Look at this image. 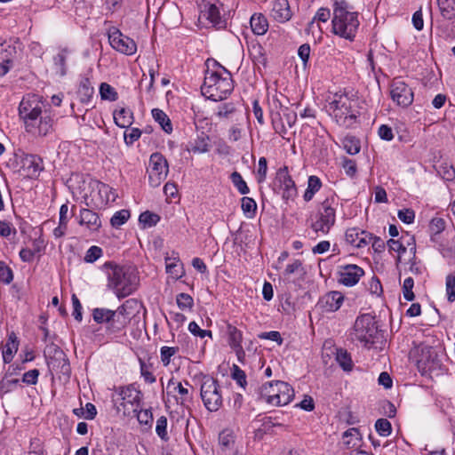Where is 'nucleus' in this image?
I'll use <instances>...</instances> for the list:
<instances>
[{
	"mask_svg": "<svg viewBox=\"0 0 455 455\" xmlns=\"http://www.w3.org/2000/svg\"><path fill=\"white\" fill-rule=\"evenodd\" d=\"M249 54L253 63L258 66L265 67L267 64L266 52L263 46L259 44H251L249 48Z\"/></svg>",
	"mask_w": 455,
	"mask_h": 455,
	"instance_id": "obj_32",
	"label": "nucleus"
},
{
	"mask_svg": "<svg viewBox=\"0 0 455 455\" xmlns=\"http://www.w3.org/2000/svg\"><path fill=\"white\" fill-rule=\"evenodd\" d=\"M93 320L98 323H107V331L112 324L113 310L103 307L94 308L92 311Z\"/></svg>",
	"mask_w": 455,
	"mask_h": 455,
	"instance_id": "obj_33",
	"label": "nucleus"
},
{
	"mask_svg": "<svg viewBox=\"0 0 455 455\" xmlns=\"http://www.w3.org/2000/svg\"><path fill=\"white\" fill-rule=\"evenodd\" d=\"M113 116L116 124L121 128H129L133 123L132 112L124 108L115 110Z\"/></svg>",
	"mask_w": 455,
	"mask_h": 455,
	"instance_id": "obj_30",
	"label": "nucleus"
},
{
	"mask_svg": "<svg viewBox=\"0 0 455 455\" xmlns=\"http://www.w3.org/2000/svg\"><path fill=\"white\" fill-rule=\"evenodd\" d=\"M321 187H322V182H321L320 179L315 175L310 176L307 180V188L303 196L304 200L306 202L310 201L314 197L315 194L317 191H319Z\"/></svg>",
	"mask_w": 455,
	"mask_h": 455,
	"instance_id": "obj_38",
	"label": "nucleus"
},
{
	"mask_svg": "<svg viewBox=\"0 0 455 455\" xmlns=\"http://www.w3.org/2000/svg\"><path fill=\"white\" fill-rule=\"evenodd\" d=\"M389 251L397 253V264L401 263L402 258L404 254L414 258L416 254V243L413 236L406 234L402 235L399 239H390L387 241Z\"/></svg>",
	"mask_w": 455,
	"mask_h": 455,
	"instance_id": "obj_14",
	"label": "nucleus"
},
{
	"mask_svg": "<svg viewBox=\"0 0 455 455\" xmlns=\"http://www.w3.org/2000/svg\"><path fill=\"white\" fill-rule=\"evenodd\" d=\"M442 17L445 20L455 18V0H437Z\"/></svg>",
	"mask_w": 455,
	"mask_h": 455,
	"instance_id": "obj_37",
	"label": "nucleus"
},
{
	"mask_svg": "<svg viewBox=\"0 0 455 455\" xmlns=\"http://www.w3.org/2000/svg\"><path fill=\"white\" fill-rule=\"evenodd\" d=\"M235 443V436L231 430L224 429L219 435V444L222 450H230Z\"/></svg>",
	"mask_w": 455,
	"mask_h": 455,
	"instance_id": "obj_39",
	"label": "nucleus"
},
{
	"mask_svg": "<svg viewBox=\"0 0 455 455\" xmlns=\"http://www.w3.org/2000/svg\"><path fill=\"white\" fill-rule=\"evenodd\" d=\"M230 180L240 194L246 195L250 192V189L246 182L244 181V180L243 179L242 175L239 172H232L230 175Z\"/></svg>",
	"mask_w": 455,
	"mask_h": 455,
	"instance_id": "obj_42",
	"label": "nucleus"
},
{
	"mask_svg": "<svg viewBox=\"0 0 455 455\" xmlns=\"http://www.w3.org/2000/svg\"><path fill=\"white\" fill-rule=\"evenodd\" d=\"M100 94L103 100L116 101L118 99V93L116 89L107 83L100 84Z\"/></svg>",
	"mask_w": 455,
	"mask_h": 455,
	"instance_id": "obj_40",
	"label": "nucleus"
},
{
	"mask_svg": "<svg viewBox=\"0 0 455 455\" xmlns=\"http://www.w3.org/2000/svg\"><path fill=\"white\" fill-rule=\"evenodd\" d=\"M441 359L435 349L429 347L422 348L418 359V367L423 374L435 372L441 369Z\"/></svg>",
	"mask_w": 455,
	"mask_h": 455,
	"instance_id": "obj_16",
	"label": "nucleus"
},
{
	"mask_svg": "<svg viewBox=\"0 0 455 455\" xmlns=\"http://www.w3.org/2000/svg\"><path fill=\"white\" fill-rule=\"evenodd\" d=\"M210 139L202 133L196 139L188 142L187 150L194 154H204L210 150Z\"/></svg>",
	"mask_w": 455,
	"mask_h": 455,
	"instance_id": "obj_27",
	"label": "nucleus"
},
{
	"mask_svg": "<svg viewBox=\"0 0 455 455\" xmlns=\"http://www.w3.org/2000/svg\"><path fill=\"white\" fill-rule=\"evenodd\" d=\"M356 100L346 92H337L329 98L327 111L337 124L345 127L352 126L356 119L355 107Z\"/></svg>",
	"mask_w": 455,
	"mask_h": 455,
	"instance_id": "obj_4",
	"label": "nucleus"
},
{
	"mask_svg": "<svg viewBox=\"0 0 455 455\" xmlns=\"http://www.w3.org/2000/svg\"><path fill=\"white\" fill-rule=\"evenodd\" d=\"M130 218V212L128 210H120L116 212L110 219V224L113 228H119L124 225Z\"/></svg>",
	"mask_w": 455,
	"mask_h": 455,
	"instance_id": "obj_44",
	"label": "nucleus"
},
{
	"mask_svg": "<svg viewBox=\"0 0 455 455\" xmlns=\"http://www.w3.org/2000/svg\"><path fill=\"white\" fill-rule=\"evenodd\" d=\"M331 31L348 41H354L359 28V13L347 0H335L332 4Z\"/></svg>",
	"mask_w": 455,
	"mask_h": 455,
	"instance_id": "obj_1",
	"label": "nucleus"
},
{
	"mask_svg": "<svg viewBox=\"0 0 455 455\" xmlns=\"http://www.w3.org/2000/svg\"><path fill=\"white\" fill-rule=\"evenodd\" d=\"M19 341L16 335L12 332L8 336L7 342L3 349L2 355L4 363H10L18 351Z\"/></svg>",
	"mask_w": 455,
	"mask_h": 455,
	"instance_id": "obj_29",
	"label": "nucleus"
},
{
	"mask_svg": "<svg viewBox=\"0 0 455 455\" xmlns=\"http://www.w3.org/2000/svg\"><path fill=\"white\" fill-rule=\"evenodd\" d=\"M43 102L38 95H27L23 97L19 106V115L23 120L25 130L30 134H44L49 129L47 121L41 124V127L36 130L34 122L42 116Z\"/></svg>",
	"mask_w": 455,
	"mask_h": 455,
	"instance_id": "obj_5",
	"label": "nucleus"
},
{
	"mask_svg": "<svg viewBox=\"0 0 455 455\" xmlns=\"http://www.w3.org/2000/svg\"><path fill=\"white\" fill-rule=\"evenodd\" d=\"M344 149L349 155H355L360 151V143L355 137H346L343 140Z\"/></svg>",
	"mask_w": 455,
	"mask_h": 455,
	"instance_id": "obj_48",
	"label": "nucleus"
},
{
	"mask_svg": "<svg viewBox=\"0 0 455 455\" xmlns=\"http://www.w3.org/2000/svg\"><path fill=\"white\" fill-rule=\"evenodd\" d=\"M344 296L339 291H330L322 296L317 303L323 312L331 313L339 310L343 304Z\"/></svg>",
	"mask_w": 455,
	"mask_h": 455,
	"instance_id": "obj_20",
	"label": "nucleus"
},
{
	"mask_svg": "<svg viewBox=\"0 0 455 455\" xmlns=\"http://www.w3.org/2000/svg\"><path fill=\"white\" fill-rule=\"evenodd\" d=\"M171 386L174 387V389L180 395L181 403L187 402L190 399L189 391L187 387H185L181 382L176 383L173 379H170L167 387Z\"/></svg>",
	"mask_w": 455,
	"mask_h": 455,
	"instance_id": "obj_50",
	"label": "nucleus"
},
{
	"mask_svg": "<svg viewBox=\"0 0 455 455\" xmlns=\"http://www.w3.org/2000/svg\"><path fill=\"white\" fill-rule=\"evenodd\" d=\"M138 303L134 299H128L116 310H113L112 324L108 327L109 333H116L124 330L135 315Z\"/></svg>",
	"mask_w": 455,
	"mask_h": 455,
	"instance_id": "obj_11",
	"label": "nucleus"
},
{
	"mask_svg": "<svg viewBox=\"0 0 455 455\" xmlns=\"http://www.w3.org/2000/svg\"><path fill=\"white\" fill-rule=\"evenodd\" d=\"M397 216L401 221L405 224H411L414 221V211L409 208L402 209L398 212Z\"/></svg>",
	"mask_w": 455,
	"mask_h": 455,
	"instance_id": "obj_62",
	"label": "nucleus"
},
{
	"mask_svg": "<svg viewBox=\"0 0 455 455\" xmlns=\"http://www.w3.org/2000/svg\"><path fill=\"white\" fill-rule=\"evenodd\" d=\"M199 20H205L216 28H224L227 26V20L220 15V7L211 2L204 4L201 10Z\"/></svg>",
	"mask_w": 455,
	"mask_h": 455,
	"instance_id": "obj_17",
	"label": "nucleus"
},
{
	"mask_svg": "<svg viewBox=\"0 0 455 455\" xmlns=\"http://www.w3.org/2000/svg\"><path fill=\"white\" fill-rule=\"evenodd\" d=\"M19 385L18 379H12L6 373V375L0 381V394H7L14 390Z\"/></svg>",
	"mask_w": 455,
	"mask_h": 455,
	"instance_id": "obj_43",
	"label": "nucleus"
},
{
	"mask_svg": "<svg viewBox=\"0 0 455 455\" xmlns=\"http://www.w3.org/2000/svg\"><path fill=\"white\" fill-rule=\"evenodd\" d=\"M276 179L279 182L280 189L282 190L283 198L291 199L296 196V185L289 175L287 167L282 168L277 172Z\"/></svg>",
	"mask_w": 455,
	"mask_h": 455,
	"instance_id": "obj_21",
	"label": "nucleus"
},
{
	"mask_svg": "<svg viewBox=\"0 0 455 455\" xmlns=\"http://www.w3.org/2000/svg\"><path fill=\"white\" fill-rule=\"evenodd\" d=\"M152 116L166 133L172 132V124L168 116L159 108L152 109Z\"/></svg>",
	"mask_w": 455,
	"mask_h": 455,
	"instance_id": "obj_36",
	"label": "nucleus"
},
{
	"mask_svg": "<svg viewBox=\"0 0 455 455\" xmlns=\"http://www.w3.org/2000/svg\"><path fill=\"white\" fill-rule=\"evenodd\" d=\"M141 136V131L139 128H132L126 130L124 133V141L127 145H132L138 140Z\"/></svg>",
	"mask_w": 455,
	"mask_h": 455,
	"instance_id": "obj_58",
	"label": "nucleus"
},
{
	"mask_svg": "<svg viewBox=\"0 0 455 455\" xmlns=\"http://www.w3.org/2000/svg\"><path fill=\"white\" fill-rule=\"evenodd\" d=\"M176 302H177L178 307L181 310H186V309L190 310L194 307V299L188 293L182 292V293L178 294L176 297Z\"/></svg>",
	"mask_w": 455,
	"mask_h": 455,
	"instance_id": "obj_49",
	"label": "nucleus"
},
{
	"mask_svg": "<svg viewBox=\"0 0 455 455\" xmlns=\"http://www.w3.org/2000/svg\"><path fill=\"white\" fill-rule=\"evenodd\" d=\"M337 201L334 197L326 198L320 205L317 213L311 219L310 228L316 233L326 235L336 221Z\"/></svg>",
	"mask_w": 455,
	"mask_h": 455,
	"instance_id": "obj_7",
	"label": "nucleus"
},
{
	"mask_svg": "<svg viewBox=\"0 0 455 455\" xmlns=\"http://www.w3.org/2000/svg\"><path fill=\"white\" fill-rule=\"evenodd\" d=\"M140 374L142 378L144 379L145 382L152 384L156 382V377L154 376L153 372L150 371V368L148 365L146 364L145 362L142 360H140Z\"/></svg>",
	"mask_w": 455,
	"mask_h": 455,
	"instance_id": "obj_59",
	"label": "nucleus"
},
{
	"mask_svg": "<svg viewBox=\"0 0 455 455\" xmlns=\"http://www.w3.org/2000/svg\"><path fill=\"white\" fill-rule=\"evenodd\" d=\"M80 225H85L91 231H98L101 227V220L99 215L89 209H82L80 211Z\"/></svg>",
	"mask_w": 455,
	"mask_h": 455,
	"instance_id": "obj_25",
	"label": "nucleus"
},
{
	"mask_svg": "<svg viewBox=\"0 0 455 455\" xmlns=\"http://www.w3.org/2000/svg\"><path fill=\"white\" fill-rule=\"evenodd\" d=\"M346 242L356 248H363L371 243L373 235L357 228H347L345 233Z\"/></svg>",
	"mask_w": 455,
	"mask_h": 455,
	"instance_id": "obj_19",
	"label": "nucleus"
},
{
	"mask_svg": "<svg viewBox=\"0 0 455 455\" xmlns=\"http://www.w3.org/2000/svg\"><path fill=\"white\" fill-rule=\"evenodd\" d=\"M446 291L448 300L452 302L455 300V275H450L446 278Z\"/></svg>",
	"mask_w": 455,
	"mask_h": 455,
	"instance_id": "obj_64",
	"label": "nucleus"
},
{
	"mask_svg": "<svg viewBox=\"0 0 455 455\" xmlns=\"http://www.w3.org/2000/svg\"><path fill=\"white\" fill-rule=\"evenodd\" d=\"M226 332L228 335V345L235 351L238 358H240L242 355H244V351L242 346V331L233 324L228 323L226 327Z\"/></svg>",
	"mask_w": 455,
	"mask_h": 455,
	"instance_id": "obj_22",
	"label": "nucleus"
},
{
	"mask_svg": "<svg viewBox=\"0 0 455 455\" xmlns=\"http://www.w3.org/2000/svg\"><path fill=\"white\" fill-rule=\"evenodd\" d=\"M156 432L162 440L166 441L168 439L167 418L165 416H161L157 419Z\"/></svg>",
	"mask_w": 455,
	"mask_h": 455,
	"instance_id": "obj_51",
	"label": "nucleus"
},
{
	"mask_svg": "<svg viewBox=\"0 0 455 455\" xmlns=\"http://www.w3.org/2000/svg\"><path fill=\"white\" fill-rule=\"evenodd\" d=\"M390 96L398 106L406 108L413 102L411 89L401 79L395 78L391 84Z\"/></svg>",
	"mask_w": 455,
	"mask_h": 455,
	"instance_id": "obj_15",
	"label": "nucleus"
},
{
	"mask_svg": "<svg viewBox=\"0 0 455 455\" xmlns=\"http://www.w3.org/2000/svg\"><path fill=\"white\" fill-rule=\"evenodd\" d=\"M294 389L284 381L268 382L261 387V397L270 405L284 406L294 397Z\"/></svg>",
	"mask_w": 455,
	"mask_h": 455,
	"instance_id": "obj_6",
	"label": "nucleus"
},
{
	"mask_svg": "<svg viewBox=\"0 0 455 455\" xmlns=\"http://www.w3.org/2000/svg\"><path fill=\"white\" fill-rule=\"evenodd\" d=\"M343 444L347 449L358 450L362 442V436L358 429L351 427L343 433Z\"/></svg>",
	"mask_w": 455,
	"mask_h": 455,
	"instance_id": "obj_28",
	"label": "nucleus"
},
{
	"mask_svg": "<svg viewBox=\"0 0 455 455\" xmlns=\"http://www.w3.org/2000/svg\"><path fill=\"white\" fill-rule=\"evenodd\" d=\"M169 166L165 157L160 153H154L149 158L148 181L153 188L159 187L165 180Z\"/></svg>",
	"mask_w": 455,
	"mask_h": 455,
	"instance_id": "obj_12",
	"label": "nucleus"
},
{
	"mask_svg": "<svg viewBox=\"0 0 455 455\" xmlns=\"http://www.w3.org/2000/svg\"><path fill=\"white\" fill-rule=\"evenodd\" d=\"M272 124L275 132L284 138L288 129L280 113L272 116Z\"/></svg>",
	"mask_w": 455,
	"mask_h": 455,
	"instance_id": "obj_46",
	"label": "nucleus"
},
{
	"mask_svg": "<svg viewBox=\"0 0 455 455\" xmlns=\"http://www.w3.org/2000/svg\"><path fill=\"white\" fill-rule=\"evenodd\" d=\"M120 402L116 408L119 412L124 416H131L132 413L138 411L141 403V392L135 388L133 386L129 385L121 387L118 392Z\"/></svg>",
	"mask_w": 455,
	"mask_h": 455,
	"instance_id": "obj_10",
	"label": "nucleus"
},
{
	"mask_svg": "<svg viewBox=\"0 0 455 455\" xmlns=\"http://www.w3.org/2000/svg\"><path fill=\"white\" fill-rule=\"evenodd\" d=\"M14 53V47L6 42L0 43V61H11Z\"/></svg>",
	"mask_w": 455,
	"mask_h": 455,
	"instance_id": "obj_56",
	"label": "nucleus"
},
{
	"mask_svg": "<svg viewBox=\"0 0 455 455\" xmlns=\"http://www.w3.org/2000/svg\"><path fill=\"white\" fill-rule=\"evenodd\" d=\"M69 51L67 48H63L53 57L54 68L60 76H64L67 74L66 60Z\"/></svg>",
	"mask_w": 455,
	"mask_h": 455,
	"instance_id": "obj_34",
	"label": "nucleus"
},
{
	"mask_svg": "<svg viewBox=\"0 0 455 455\" xmlns=\"http://www.w3.org/2000/svg\"><path fill=\"white\" fill-rule=\"evenodd\" d=\"M335 359L343 371H351L353 370V361L350 354L346 349L338 348L336 350Z\"/></svg>",
	"mask_w": 455,
	"mask_h": 455,
	"instance_id": "obj_35",
	"label": "nucleus"
},
{
	"mask_svg": "<svg viewBox=\"0 0 455 455\" xmlns=\"http://www.w3.org/2000/svg\"><path fill=\"white\" fill-rule=\"evenodd\" d=\"M178 350L179 348L174 347L164 346L161 347V361L164 366H168L170 364L172 356H173Z\"/></svg>",
	"mask_w": 455,
	"mask_h": 455,
	"instance_id": "obj_55",
	"label": "nucleus"
},
{
	"mask_svg": "<svg viewBox=\"0 0 455 455\" xmlns=\"http://www.w3.org/2000/svg\"><path fill=\"white\" fill-rule=\"evenodd\" d=\"M200 395L204 405L210 411H217L222 405L223 398L218 381L211 376L202 378Z\"/></svg>",
	"mask_w": 455,
	"mask_h": 455,
	"instance_id": "obj_8",
	"label": "nucleus"
},
{
	"mask_svg": "<svg viewBox=\"0 0 455 455\" xmlns=\"http://www.w3.org/2000/svg\"><path fill=\"white\" fill-rule=\"evenodd\" d=\"M310 52V45L308 44H303L299 47L298 55L302 61V67L304 69L308 66Z\"/></svg>",
	"mask_w": 455,
	"mask_h": 455,
	"instance_id": "obj_57",
	"label": "nucleus"
},
{
	"mask_svg": "<svg viewBox=\"0 0 455 455\" xmlns=\"http://www.w3.org/2000/svg\"><path fill=\"white\" fill-rule=\"evenodd\" d=\"M251 30L254 34L262 36L268 28L267 18L261 13H254L250 20Z\"/></svg>",
	"mask_w": 455,
	"mask_h": 455,
	"instance_id": "obj_31",
	"label": "nucleus"
},
{
	"mask_svg": "<svg viewBox=\"0 0 455 455\" xmlns=\"http://www.w3.org/2000/svg\"><path fill=\"white\" fill-rule=\"evenodd\" d=\"M102 249L99 246H91L84 256V261L87 263H93L102 256Z\"/></svg>",
	"mask_w": 455,
	"mask_h": 455,
	"instance_id": "obj_54",
	"label": "nucleus"
},
{
	"mask_svg": "<svg viewBox=\"0 0 455 455\" xmlns=\"http://www.w3.org/2000/svg\"><path fill=\"white\" fill-rule=\"evenodd\" d=\"M166 271L176 279L182 277L183 271L179 259H166Z\"/></svg>",
	"mask_w": 455,
	"mask_h": 455,
	"instance_id": "obj_41",
	"label": "nucleus"
},
{
	"mask_svg": "<svg viewBox=\"0 0 455 455\" xmlns=\"http://www.w3.org/2000/svg\"><path fill=\"white\" fill-rule=\"evenodd\" d=\"M375 429L381 436H387L391 434V423L387 419H379L375 423Z\"/></svg>",
	"mask_w": 455,
	"mask_h": 455,
	"instance_id": "obj_52",
	"label": "nucleus"
},
{
	"mask_svg": "<svg viewBox=\"0 0 455 455\" xmlns=\"http://www.w3.org/2000/svg\"><path fill=\"white\" fill-rule=\"evenodd\" d=\"M414 286V280L412 277H407L403 283V298L408 300L411 301L414 299L415 296L412 291Z\"/></svg>",
	"mask_w": 455,
	"mask_h": 455,
	"instance_id": "obj_53",
	"label": "nucleus"
},
{
	"mask_svg": "<svg viewBox=\"0 0 455 455\" xmlns=\"http://www.w3.org/2000/svg\"><path fill=\"white\" fill-rule=\"evenodd\" d=\"M363 275V269L357 265L340 266L339 269V282L345 286L351 287L355 285Z\"/></svg>",
	"mask_w": 455,
	"mask_h": 455,
	"instance_id": "obj_18",
	"label": "nucleus"
},
{
	"mask_svg": "<svg viewBox=\"0 0 455 455\" xmlns=\"http://www.w3.org/2000/svg\"><path fill=\"white\" fill-rule=\"evenodd\" d=\"M108 37L111 47L123 54L133 55L137 51L136 43L116 27L108 28Z\"/></svg>",
	"mask_w": 455,
	"mask_h": 455,
	"instance_id": "obj_13",
	"label": "nucleus"
},
{
	"mask_svg": "<svg viewBox=\"0 0 455 455\" xmlns=\"http://www.w3.org/2000/svg\"><path fill=\"white\" fill-rule=\"evenodd\" d=\"M267 172V162L265 157H260L258 164L257 180L261 183L265 181Z\"/></svg>",
	"mask_w": 455,
	"mask_h": 455,
	"instance_id": "obj_61",
	"label": "nucleus"
},
{
	"mask_svg": "<svg viewBox=\"0 0 455 455\" xmlns=\"http://www.w3.org/2000/svg\"><path fill=\"white\" fill-rule=\"evenodd\" d=\"M22 171L28 178L37 177L43 170L42 159L36 155H27L22 159Z\"/></svg>",
	"mask_w": 455,
	"mask_h": 455,
	"instance_id": "obj_23",
	"label": "nucleus"
},
{
	"mask_svg": "<svg viewBox=\"0 0 455 455\" xmlns=\"http://www.w3.org/2000/svg\"><path fill=\"white\" fill-rule=\"evenodd\" d=\"M216 65L221 71L207 69L201 91L207 99L212 101H221L231 94L234 84L230 72L219 64Z\"/></svg>",
	"mask_w": 455,
	"mask_h": 455,
	"instance_id": "obj_3",
	"label": "nucleus"
},
{
	"mask_svg": "<svg viewBox=\"0 0 455 455\" xmlns=\"http://www.w3.org/2000/svg\"><path fill=\"white\" fill-rule=\"evenodd\" d=\"M160 218L157 214L150 212H142L139 217V221L144 228H150L157 224Z\"/></svg>",
	"mask_w": 455,
	"mask_h": 455,
	"instance_id": "obj_47",
	"label": "nucleus"
},
{
	"mask_svg": "<svg viewBox=\"0 0 455 455\" xmlns=\"http://www.w3.org/2000/svg\"><path fill=\"white\" fill-rule=\"evenodd\" d=\"M271 15L278 22L288 21L292 15L288 0H275Z\"/></svg>",
	"mask_w": 455,
	"mask_h": 455,
	"instance_id": "obj_24",
	"label": "nucleus"
},
{
	"mask_svg": "<svg viewBox=\"0 0 455 455\" xmlns=\"http://www.w3.org/2000/svg\"><path fill=\"white\" fill-rule=\"evenodd\" d=\"M133 414H136L138 421L140 424L149 425L153 420L152 412L149 410H141L140 408L138 411Z\"/></svg>",
	"mask_w": 455,
	"mask_h": 455,
	"instance_id": "obj_63",
	"label": "nucleus"
},
{
	"mask_svg": "<svg viewBox=\"0 0 455 455\" xmlns=\"http://www.w3.org/2000/svg\"><path fill=\"white\" fill-rule=\"evenodd\" d=\"M376 334L377 326L374 317L369 314L358 316L350 332L351 339L360 342L364 347L374 342L373 339Z\"/></svg>",
	"mask_w": 455,
	"mask_h": 455,
	"instance_id": "obj_9",
	"label": "nucleus"
},
{
	"mask_svg": "<svg viewBox=\"0 0 455 455\" xmlns=\"http://www.w3.org/2000/svg\"><path fill=\"white\" fill-rule=\"evenodd\" d=\"M13 279V275L11 268L4 262L0 261V281L4 283H10Z\"/></svg>",
	"mask_w": 455,
	"mask_h": 455,
	"instance_id": "obj_60",
	"label": "nucleus"
},
{
	"mask_svg": "<svg viewBox=\"0 0 455 455\" xmlns=\"http://www.w3.org/2000/svg\"><path fill=\"white\" fill-rule=\"evenodd\" d=\"M96 190L98 196L96 200L98 201V205L100 206L107 205L109 202H115L116 198L117 197V195L114 189L103 182L96 183Z\"/></svg>",
	"mask_w": 455,
	"mask_h": 455,
	"instance_id": "obj_26",
	"label": "nucleus"
},
{
	"mask_svg": "<svg viewBox=\"0 0 455 455\" xmlns=\"http://www.w3.org/2000/svg\"><path fill=\"white\" fill-rule=\"evenodd\" d=\"M101 269L107 275V287L118 298L127 297L136 290L138 278L129 268L108 261L102 265Z\"/></svg>",
	"mask_w": 455,
	"mask_h": 455,
	"instance_id": "obj_2",
	"label": "nucleus"
},
{
	"mask_svg": "<svg viewBox=\"0 0 455 455\" xmlns=\"http://www.w3.org/2000/svg\"><path fill=\"white\" fill-rule=\"evenodd\" d=\"M241 208L248 218H252L257 210V204L252 198L244 196L242 198Z\"/></svg>",
	"mask_w": 455,
	"mask_h": 455,
	"instance_id": "obj_45",
	"label": "nucleus"
}]
</instances>
